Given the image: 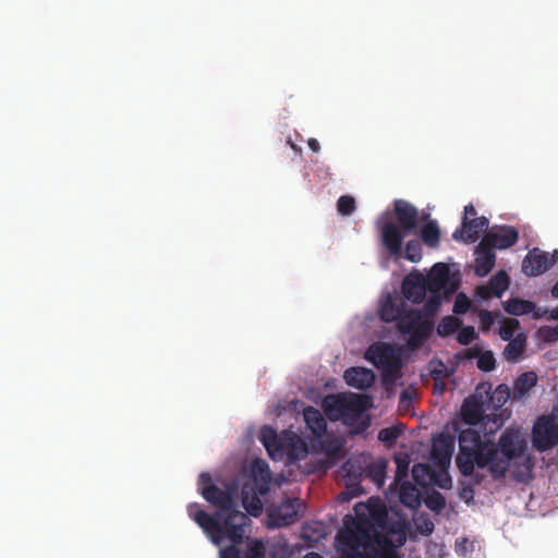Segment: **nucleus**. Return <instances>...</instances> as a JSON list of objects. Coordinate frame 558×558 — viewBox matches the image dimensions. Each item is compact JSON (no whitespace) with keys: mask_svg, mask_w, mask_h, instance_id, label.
I'll return each instance as SVG.
<instances>
[{"mask_svg":"<svg viewBox=\"0 0 558 558\" xmlns=\"http://www.w3.org/2000/svg\"><path fill=\"white\" fill-rule=\"evenodd\" d=\"M400 435L401 430L399 427L390 426L379 430L378 440L387 445H392L400 437Z\"/></svg>","mask_w":558,"mask_h":558,"instance_id":"a19ab883","label":"nucleus"},{"mask_svg":"<svg viewBox=\"0 0 558 558\" xmlns=\"http://www.w3.org/2000/svg\"><path fill=\"white\" fill-rule=\"evenodd\" d=\"M474 272L478 277L487 276L495 266L496 254L489 246L481 247V242L475 248Z\"/></svg>","mask_w":558,"mask_h":558,"instance_id":"aec40b11","label":"nucleus"},{"mask_svg":"<svg viewBox=\"0 0 558 558\" xmlns=\"http://www.w3.org/2000/svg\"><path fill=\"white\" fill-rule=\"evenodd\" d=\"M558 260V251H554L551 256L548 253L534 248L527 253L522 262V271L529 277H536L550 267H553Z\"/></svg>","mask_w":558,"mask_h":558,"instance_id":"9d476101","label":"nucleus"},{"mask_svg":"<svg viewBox=\"0 0 558 558\" xmlns=\"http://www.w3.org/2000/svg\"><path fill=\"white\" fill-rule=\"evenodd\" d=\"M365 359L374 366L381 369L402 364L395 348L386 342L372 344L365 353Z\"/></svg>","mask_w":558,"mask_h":558,"instance_id":"ddd939ff","label":"nucleus"},{"mask_svg":"<svg viewBox=\"0 0 558 558\" xmlns=\"http://www.w3.org/2000/svg\"><path fill=\"white\" fill-rule=\"evenodd\" d=\"M499 333L502 340L510 341L513 339V330L509 326L501 327Z\"/></svg>","mask_w":558,"mask_h":558,"instance_id":"8fccbe9b","label":"nucleus"},{"mask_svg":"<svg viewBox=\"0 0 558 558\" xmlns=\"http://www.w3.org/2000/svg\"><path fill=\"white\" fill-rule=\"evenodd\" d=\"M282 459L287 457L290 463H295L307 457V445L295 434H288L282 448Z\"/></svg>","mask_w":558,"mask_h":558,"instance_id":"6ab92c4d","label":"nucleus"},{"mask_svg":"<svg viewBox=\"0 0 558 558\" xmlns=\"http://www.w3.org/2000/svg\"><path fill=\"white\" fill-rule=\"evenodd\" d=\"M304 558H323V557L319 554L312 551V553L306 554Z\"/></svg>","mask_w":558,"mask_h":558,"instance_id":"680f3d73","label":"nucleus"},{"mask_svg":"<svg viewBox=\"0 0 558 558\" xmlns=\"http://www.w3.org/2000/svg\"><path fill=\"white\" fill-rule=\"evenodd\" d=\"M442 298L444 296L441 295L430 293L429 298L426 300L421 311L422 317L424 316V319L429 320V318L435 316V314L438 312L442 303Z\"/></svg>","mask_w":558,"mask_h":558,"instance_id":"72a5a7b5","label":"nucleus"},{"mask_svg":"<svg viewBox=\"0 0 558 558\" xmlns=\"http://www.w3.org/2000/svg\"><path fill=\"white\" fill-rule=\"evenodd\" d=\"M198 483L202 496L218 511L211 515L199 509L197 504H191L187 508L189 515L215 545L221 544L223 538H228L234 544H241L251 519L236 509V487L230 485L226 489H221L213 484L208 473H201Z\"/></svg>","mask_w":558,"mask_h":558,"instance_id":"f03ea898","label":"nucleus"},{"mask_svg":"<svg viewBox=\"0 0 558 558\" xmlns=\"http://www.w3.org/2000/svg\"><path fill=\"white\" fill-rule=\"evenodd\" d=\"M426 507L435 512H440L446 507V499L439 493L434 490L425 499Z\"/></svg>","mask_w":558,"mask_h":558,"instance_id":"58836bf2","label":"nucleus"},{"mask_svg":"<svg viewBox=\"0 0 558 558\" xmlns=\"http://www.w3.org/2000/svg\"><path fill=\"white\" fill-rule=\"evenodd\" d=\"M526 347V337L523 333H519L512 340L508 342L505 348L504 355L510 362H517L523 354Z\"/></svg>","mask_w":558,"mask_h":558,"instance_id":"cd10ccee","label":"nucleus"},{"mask_svg":"<svg viewBox=\"0 0 558 558\" xmlns=\"http://www.w3.org/2000/svg\"><path fill=\"white\" fill-rule=\"evenodd\" d=\"M472 301L461 292L456 296L452 311L454 314L463 315L470 311Z\"/></svg>","mask_w":558,"mask_h":558,"instance_id":"37998d69","label":"nucleus"},{"mask_svg":"<svg viewBox=\"0 0 558 558\" xmlns=\"http://www.w3.org/2000/svg\"><path fill=\"white\" fill-rule=\"evenodd\" d=\"M473 494H474L473 489L470 486H466V487L462 488L460 496L465 501H469V500L473 499Z\"/></svg>","mask_w":558,"mask_h":558,"instance_id":"864d4df0","label":"nucleus"},{"mask_svg":"<svg viewBox=\"0 0 558 558\" xmlns=\"http://www.w3.org/2000/svg\"><path fill=\"white\" fill-rule=\"evenodd\" d=\"M324 405L331 420L342 418L348 425H351L354 421H360L359 430H365L369 426V420L362 417L369 405L367 396H331L325 399Z\"/></svg>","mask_w":558,"mask_h":558,"instance_id":"423d86ee","label":"nucleus"},{"mask_svg":"<svg viewBox=\"0 0 558 558\" xmlns=\"http://www.w3.org/2000/svg\"><path fill=\"white\" fill-rule=\"evenodd\" d=\"M459 452L456 464L463 476L475 475V483L480 484L483 476L475 474V468L485 469L492 463V456L496 452L489 440H483L481 434L474 428H465L459 433Z\"/></svg>","mask_w":558,"mask_h":558,"instance_id":"39448f33","label":"nucleus"},{"mask_svg":"<svg viewBox=\"0 0 558 558\" xmlns=\"http://www.w3.org/2000/svg\"><path fill=\"white\" fill-rule=\"evenodd\" d=\"M393 211L398 226L389 221L387 213L377 220L380 240L390 256L398 259L401 256V246L404 235L417 227L418 210L404 199L393 202Z\"/></svg>","mask_w":558,"mask_h":558,"instance_id":"20e7f679","label":"nucleus"},{"mask_svg":"<svg viewBox=\"0 0 558 558\" xmlns=\"http://www.w3.org/2000/svg\"><path fill=\"white\" fill-rule=\"evenodd\" d=\"M412 398H413V393L409 389L403 390L400 393V404L410 403L412 401Z\"/></svg>","mask_w":558,"mask_h":558,"instance_id":"603ef678","label":"nucleus"},{"mask_svg":"<svg viewBox=\"0 0 558 558\" xmlns=\"http://www.w3.org/2000/svg\"><path fill=\"white\" fill-rule=\"evenodd\" d=\"M533 447L539 451H547L558 445V418L542 416L537 418L532 429Z\"/></svg>","mask_w":558,"mask_h":558,"instance_id":"6e6552de","label":"nucleus"},{"mask_svg":"<svg viewBox=\"0 0 558 558\" xmlns=\"http://www.w3.org/2000/svg\"><path fill=\"white\" fill-rule=\"evenodd\" d=\"M425 278L429 293L449 298L459 288L458 281L450 277L449 266L445 263H436Z\"/></svg>","mask_w":558,"mask_h":558,"instance_id":"1a4fd4ad","label":"nucleus"},{"mask_svg":"<svg viewBox=\"0 0 558 558\" xmlns=\"http://www.w3.org/2000/svg\"><path fill=\"white\" fill-rule=\"evenodd\" d=\"M246 509L248 510V512L253 515V517H257L259 515L260 511H262V504L259 501L258 498H255L254 499V502L251 505V507H246Z\"/></svg>","mask_w":558,"mask_h":558,"instance_id":"09e8293b","label":"nucleus"},{"mask_svg":"<svg viewBox=\"0 0 558 558\" xmlns=\"http://www.w3.org/2000/svg\"><path fill=\"white\" fill-rule=\"evenodd\" d=\"M402 364L381 369V384L387 392H391L398 379L401 378Z\"/></svg>","mask_w":558,"mask_h":558,"instance_id":"7c9ffc66","label":"nucleus"},{"mask_svg":"<svg viewBox=\"0 0 558 558\" xmlns=\"http://www.w3.org/2000/svg\"><path fill=\"white\" fill-rule=\"evenodd\" d=\"M307 145L311 148V150H313L314 153H317L320 149L319 142L316 138H310L307 141Z\"/></svg>","mask_w":558,"mask_h":558,"instance_id":"4d7b16f0","label":"nucleus"},{"mask_svg":"<svg viewBox=\"0 0 558 558\" xmlns=\"http://www.w3.org/2000/svg\"><path fill=\"white\" fill-rule=\"evenodd\" d=\"M512 396V391L506 384H500L490 393V401L495 408H501Z\"/></svg>","mask_w":558,"mask_h":558,"instance_id":"c9c22d12","label":"nucleus"},{"mask_svg":"<svg viewBox=\"0 0 558 558\" xmlns=\"http://www.w3.org/2000/svg\"><path fill=\"white\" fill-rule=\"evenodd\" d=\"M322 536V534H318L317 536L314 537L315 541L319 539Z\"/></svg>","mask_w":558,"mask_h":558,"instance_id":"69168bd1","label":"nucleus"},{"mask_svg":"<svg viewBox=\"0 0 558 558\" xmlns=\"http://www.w3.org/2000/svg\"><path fill=\"white\" fill-rule=\"evenodd\" d=\"M421 239L428 247L436 248L440 242V230L437 221L429 220L421 228Z\"/></svg>","mask_w":558,"mask_h":558,"instance_id":"bb28decb","label":"nucleus"},{"mask_svg":"<svg viewBox=\"0 0 558 558\" xmlns=\"http://www.w3.org/2000/svg\"><path fill=\"white\" fill-rule=\"evenodd\" d=\"M298 517V511L291 501L282 502L278 508L274 509L269 518L275 526H287L292 524Z\"/></svg>","mask_w":558,"mask_h":558,"instance_id":"412c9836","label":"nucleus"},{"mask_svg":"<svg viewBox=\"0 0 558 558\" xmlns=\"http://www.w3.org/2000/svg\"><path fill=\"white\" fill-rule=\"evenodd\" d=\"M341 471L345 480V490L341 492L338 496L339 501L347 502L352 498L359 497L363 494V488L360 484V480L364 474V470L356 466L350 459L343 463Z\"/></svg>","mask_w":558,"mask_h":558,"instance_id":"f8f14e48","label":"nucleus"},{"mask_svg":"<svg viewBox=\"0 0 558 558\" xmlns=\"http://www.w3.org/2000/svg\"><path fill=\"white\" fill-rule=\"evenodd\" d=\"M551 317L554 319H558V306L551 311Z\"/></svg>","mask_w":558,"mask_h":558,"instance_id":"e2e57ef3","label":"nucleus"},{"mask_svg":"<svg viewBox=\"0 0 558 558\" xmlns=\"http://www.w3.org/2000/svg\"><path fill=\"white\" fill-rule=\"evenodd\" d=\"M519 239L518 230L512 226L495 227L486 232L481 241V247L506 250L517 243Z\"/></svg>","mask_w":558,"mask_h":558,"instance_id":"9b49d317","label":"nucleus"},{"mask_svg":"<svg viewBox=\"0 0 558 558\" xmlns=\"http://www.w3.org/2000/svg\"><path fill=\"white\" fill-rule=\"evenodd\" d=\"M231 543L232 545L226 546L220 549L219 558H241V553L236 547L239 544H234L233 542Z\"/></svg>","mask_w":558,"mask_h":558,"instance_id":"49530a36","label":"nucleus"},{"mask_svg":"<svg viewBox=\"0 0 558 558\" xmlns=\"http://www.w3.org/2000/svg\"><path fill=\"white\" fill-rule=\"evenodd\" d=\"M303 416L307 427L315 436L320 437L326 433L327 422L317 409L307 407Z\"/></svg>","mask_w":558,"mask_h":558,"instance_id":"5701e85b","label":"nucleus"},{"mask_svg":"<svg viewBox=\"0 0 558 558\" xmlns=\"http://www.w3.org/2000/svg\"><path fill=\"white\" fill-rule=\"evenodd\" d=\"M480 351L481 349L477 347L469 348L463 351V355L469 360L476 359L480 355Z\"/></svg>","mask_w":558,"mask_h":558,"instance_id":"3c124183","label":"nucleus"},{"mask_svg":"<svg viewBox=\"0 0 558 558\" xmlns=\"http://www.w3.org/2000/svg\"><path fill=\"white\" fill-rule=\"evenodd\" d=\"M537 376L534 372H525L521 374L513 384L512 398L520 400L525 397L529 391L536 385Z\"/></svg>","mask_w":558,"mask_h":558,"instance_id":"b1692460","label":"nucleus"},{"mask_svg":"<svg viewBox=\"0 0 558 558\" xmlns=\"http://www.w3.org/2000/svg\"><path fill=\"white\" fill-rule=\"evenodd\" d=\"M401 257H404L411 263H418L422 259V244L418 240H410L405 244L404 254L401 252Z\"/></svg>","mask_w":558,"mask_h":558,"instance_id":"473e14b6","label":"nucleus"},{"mask_svg":"<svg viewBox=\"0 0 558 558\" xmlns=\"http://www.w3.org/2000/svg\"><path fill=\"white\" fill-rule=\"evenodd\" d=\"M449 483H450V478L447 476L442 482L439 483V486L441 488H447Z\"/></svg>","mask_w":558,"mask_h":558,"instance_id":"052dcab7","label":"nucleus"},{"mask_svg":"<svg viewBox=\"0 0 558 558\" xmlns=\"http://www.w3.org/2000/svg\"><path fill=\"white\" fill-rule=\"evenodd\" d=\"M550 293L553 298L558 299V281L551 288Z\"/></svg>","mask_w":558,"mask_h":558,"instance_id":"bf43d9fd","label":"nucleus"},{"mask_svg":"<svg viewBox=\"0 0 558 558\" xmlns=\"http://www.w3.org/2000/svg\"><path fill=\"white\" fill-rule=\"evenodd\" d=\"M453 452V442L447 437L437 439L432 448V457L435 463L444 468L450 463Z\"/></svg>","mask_w":558,"mask_h":558,"instance_id":"4be33fe9","label":"nucleus"},{"mask_svg":"<svg viewBox=\"0 0 558 558\" xmlns=\"http://www.w3.org/2000/svg\"><path fill=\"white\" fill-rule=\"evenodd\" d=\"M535 308V303L532 301L510 299L504 303V310L506 313L513 316H522L530 314Z\"/></svg>","mask_w":558,"mask_h":558,"instance_id":"c85d7f7f","label":"nucleus"},{"mask_svg":"<svg viewBox=\"0 0 558 558\" xmlns=\"http://www.w3.org/2000/svg\"><path fill=\"white\" fill-rule=\"evenodd\" d=\"M460 320L454 316L444 317L437 326V332L440 337H447L460 328Z\"/></svg>","mask_w":558,"mask_h":558,"instance_id":"f704fd0d","label":"nucleus"},{"mask_svg":"<svg viewBox=\"0 0 558 558\" xmlns=\"http://www.w3.org/2000/svg\"><path fill=\"white\" fill-rule=\"evenodd\" d=\"M425 475L430 477L432 469L426 464H415L412 469L413 480L420 485H426Z\"/></svg>","mask_w":558,"mask_h":558,"instance_id":"c03bdc74","label":"nucleus"},{"mask_svg":"<svg viewBox=\"0 0 558 558\" xmlns=\"http://www.w3.org/2000/svg\"><path fill=\"white\" fill-rule=\"evenodd\" d=\"M477 368L483 372H492L496 367V360L492 351H480V355H477Z\"/></svg>","mask_w":558,"mask_h":558,"instance_id":"4c0bfd02","label":"nucleus"},{"mask_svg":"<svg viewBox=\"0 0 558 558\" xmlns=\"http://www.w3.org/2000/svg\"><path fill=\"white\" fill-rule=\"evenodd\" d=\"M556 337L558 338V326L554 329Z\"/></svg>","mask_w":558,"mask_h":558,"instance_id":"0e129e2a","label":"nucleus"},{"mask_svg":"<svg viewBox=\"0 0 558 558\" xmlns=\"http://www.w3.org/2000/svg\"><path fill=\"white\" fill-rule=\"evenodd\" d=\"M462 415L466 423L476 424L482 417V405L476 401L475 396L464 400Z\"/></svg>","mask_w":558,"mask_h":558,"instance_id":"c756f323","label":"nucleus"},{"mask_svg":"<svg viewBox=\"0 0 558 558\" xmlns=\"http://www.w3.org/2000/svg\"><path fill=\"white\" fill-rule=\"evenodd\" d=\"M475 338L476 332L472 326L461 328L457 335V341L462 345L470 344Z\"/></svg>","mask_w":558,"mask_h":558,"instance_id":"a18cd8bd","label":"nucleus"},{"mask_svg":"<svg viewBox=\"0 0 558 558\" xmlns=\"http://www.w3.org/2000/svg\"><path fill=\"white\" fill-rule=\"evenodd\" d=\"M488 219L484 216L473 219L463 217L461 227L452 233V238L464 243H475L480 239L481 233L488 228Z\"/></svg>","mask_w":558,"mask_h":558,"instance_id":"4468645a","label":"nucleus"},{"mask_svg":"<svg viewBox=\"0 0 558 558\" xmlns=\"http://www.w3.org/2000/svg\"><path fill=\"white\" fill-rule=\"evenodd\" d=\"M345 383L353 388L366 390L375 383V374L365 367H350L344 372Z\"/></svg>","mask_w":558,"mask_h":558,"instance_id":"a211bd4d","label":"nucleus"},{"mask_svg":"<svg viewBox=\"0 0 558 558\" xmlns=\"http://www.w3.org/2000/svg\"><path fill=\"white\" fill-rule=\"evenodd\" d=\"M288 143L291 145V148H295L294 145L291 143V141L289 140Z\"/></svg>","mask_w":558,"mask_h":558,"instance_id":"338daca9","label":"nucleus"},{"mask_svg":"<svg viewBox=\"0 0 558 558\" xmlns=\"http://www.w3.org/2000/svg\"><path fill=\"white\" fill-rule=\"evenodd\" d=\"M496 454L492 456V463L487 465L490 475L499 480L504 477L511 463L515 468L513 475L515 480L522 481L529 476L534 463L527 451V441L518 429H506L499 436L497 444L490 441Z\"/></svg>","mask_w":558,"mask_h":558,"instance_id":"7ed1b4c3","label":"nucleus"},{"mask_svg":"<svg viewBox=\"0 0 558 558\" xmlns=\"http://www.w3.org/2000/svg\"><path fill=\"white\" fill-rule=\"evenodd\" d=\"M434 324L424 319L420 310L411 308L402 312L397 320V328L402 335H409L407 345L410 350L420 349L429 338Z\"/></svg>","mask_w":558,"mask_h":558,"instance_id":"0eeeda50","label":"nucleus"},{"mask_svg":"<svg viewBox=\"0 0 558 558\" xmlns=\"http://www.w3.org/2000/svg\"><path fill=\"white\" fill-rule=\"evenodd\" d=\"M402 312V304L389 295L380 305L379 316L381 320L392 323L399 319Z\"/></svg>","mask_w":558,"mask_h":558,"instance_id":"a878e982","label":"nucleus"},{"mask_svg":"<svg viewBox=\"0 0 558 558\" xmlns=\"http://www.w3.org/2000/svg\"><path fill=\"white\" fill-rule=\"evenodd\" d=\"M259 440L272 460H282V448L286 438H281L271 426H263L259 433Z\"/></svg>","mask_w":558,"mask_h":558,"instance_id":"f3484780","label":"nucleus"},{"mask_svg":"<svg viewBox=\"0 0 558 558\" xmlns=\"http://www.w3.org/2000/svg\"><path fill=\"white\" fill-rule=\"evenodd\" d=\"M480 318L485 325H490L493 323L492 314L488 311H482L480 313Z\"/></svg>","mask_w":558,"mask_h":558,"instance_id":"5fc2aeb1","label":"nucleus"},{"mask_svg":"<svg viewBox=\"0 0 558 558\" xmlns=\"http://www.w3.org/2000/svg\"><path fill=\"white\" fill-rule=\"evenodd\" d=\"M510 278L505 270L496 272L486 286L476 288V293L482 299H489L490 296L501 298L504 292L509 288Z\"/></svg>","mask_w":558,"mask_h":558,"instance_id":"dca6fc26","label":"nucleus"},{"mask_svg":"<svg viewBox=\"0 0 558 558\" xmlns=\"http://www.w3.org/2000/svg\"><path fill=\"white\" fill-rule=\"evenodd\" d=\"M355 517L347 514L336 535L339 558H402L398 548L407 541V521L381 502H357Z\"/></svg>","mask_w":558,"mask_h":558,"instance_id":"f257e3e1","label":"nucleus"},{"mask_svg":"<svg viewBox=\"0 0 558 558\" xmlns=\"http://www.w3.org/2000/svg\"><path fill=\"white\" fill-rule=\"evenodd\" d=\"M476 215V209L473 206V204H469L464 207V216L466 219H470V217H474Z\"/></svg>","mask_w":558,"mask_h":558,"instance_id":"6e6d98bb","label":"nucleus"},{"mask_svg":"<svg viewBox=\"0 0 558 558\" xmlns=\"http://www.w3.org/2000/svg\"><path fill=\"white\" fill-rule=\"evenodd\" d=\"M399 499L403 506L410 509H417L421 506V493L414 485L409 482H405L401 485Z\"/></svg>","mask_w":558,"mask_h":558,"instance_id":"393cba45","label":"nucleus"},{"mask_svg":"<svg viewBox=\"0 0 558 558\" xmlns=\"http://www.w3.org/2000/svg\"><path fill=\"white\" fill-rule=\"evenodd\" d=\"M253 471L255 473V476H259L260 480L265 483L266 487L265 489L263 488H259V492L263 494V493H266L268 490V487L267 485L269 484V482L271 481V474H270V471L268 469V464L263 461V460H256L253 464Z\"/></svg>","mask_w":558,"mask_h":558,"instance_id":"e433bc0d","label":"nucleus"},{"mask_svg":"<svg viewBox=\"0 0 558 558\" xmlns=\"http://www.w3.org/2000/svg\"><path fill=\"white\" fill-rule=\"evenodd\" d=\"M417 530L420 531L421 534L428 536L434 532V523L428 519L423 520L417 525Z\"/></svg>","mask_w":558,"mask_h":558,"instance_id":"de8ad7c7","label":"nucleus"},{"mask_svg":"<svg viewBox=\"0 0 558 558\" xmlns=\"http://www.w3.org/2000/svg\"><path fill=\"white\" fill-rule=\"evenodd\" d=\"M307 527L304 531L305 537H310L308 534H306Z\"/></svg>","mask_w":558,"mask_h":558,"instance_id":"774afa93","label":"nucleus"},{"mask_svg":"<svg viewBox=\"0 0 558 558\" xmlns=\"http://www.w3.org/2000/svg\"><path fill=\"white\" fill-rule=\"evenodd\" d=\"M355 199L350 195H342L337 202V209L343 216H350L355 210Z\"/></svg>","mask_w":558,"mask_h":558,"instance_id":"ea45409f","label":"nucleus"},{"mask_svg":"<svg viewBox=\"0 0 558 558\" xmlns=\"http://www.w3.org/2000/svg\"><path fill=\"white\" fill-rule=\"evenodd\" d=\"M402 292L409 301L415 304L422 303L428 292L425 275L418 271L410 272L403 280Z\"/></svg>","mask_w":558,"mask_h":558,"instance_id":"2eb2a0df","label":"nucleus"},{"mask_svg":"<svg viewBox=\"0 0 558 558\" xmlns=\"http://www.w3.org/2000/svg\"><path fill=\"white\" fill-rule=\"evenodd\" d=\"M386 462L377 461L371 463L365 470L364 474L366 477L371 478L377 486H383L386 476Z\"/></svg>","mask_w":558,"mask_h":558,"instance_id":"2f4dec72","label":"nucleus"},{"mask_svg":"<svg viewBox=\"0 0 558 558\" xmlns=\"http://www.w3.org/2000/svg\"><path fill=\"white\" fill-rule=\"evenodd\" d=\"M266 548L260 539H255L248 543L245 558H265Z\"/></svg>","mask_w":558,"mask_h":558,"instance_id":"79ce46f5","label":"nucleus"},{"mask_svg":"<svg viewBox=\"0 0 558 558\" xmlns=\"http://www.w3.org/2000/svg\"><path fill=\"white\" fill-rule=\"evenodd\" d=\"M397 474L398 476H400L401 474H405L407 473V470H408V464L407 463H402L400 460L397 461Z\"/></svg>","mask_w":558,"mask_h":558,"instance_id":"13d9d810","label":"nucleus"}]
</instances>
